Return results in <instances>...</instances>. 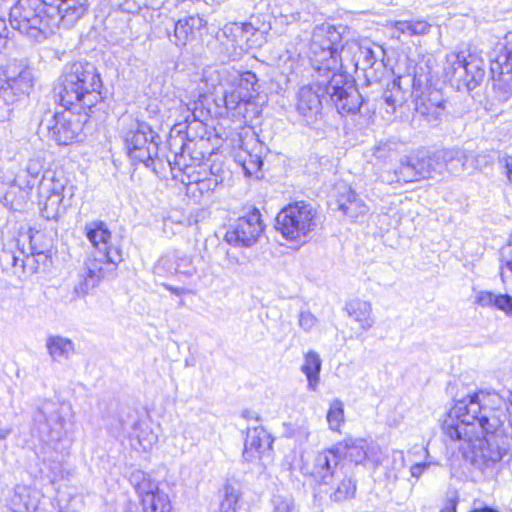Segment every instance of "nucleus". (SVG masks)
<instances>
[{
  "mask_svg": "<svg viewBox=\"0 0 512 512\" xmlns=\"http://www.w3.org/2000/svg\"><path fill=\"white\" fill-rule=\"evenodd\" d=\"M502 421L490 408L482 407L479 395L458 401L443 423V431L451 441L460 443L464 453L470 450L472 463L492 477L509 449Z\"/></svg>",
  "mask_w": 512,
  "mask_h": 512,
  "instance_id": "1",
  "label": "nucleus"
},
{
  "mask_svg": "<svg viewBox=\"0 0 512 512\" xmlns=\"http://www.w3.org/2000/svg\"><path fill=\"white\" fill-rule=\"evenodd\" d=\"M465 162V153L460 149H442L432 154L418 151L403 156L395 168L382 170L379 177L383 183L399 188L408 183L432 178L444 170L459 171Z\"/></svg>",
  "mask_w": 512,
  "mask_h": 512,
  "instance_id": "2",
  "label": "nucleus"
},
{
  "mask_svg": "<svg viewBox=\"0 0 512 512\" xmlns=\"http://www.w3.org/2000/svg\"><path fill=\"white\" fill-rule=\"evenodd\" d=\"M102 86L100 73L94 64L83 61L69 64L61 76L60 104L87 117L102 99Z\"/></svg>",
  "mask_w": 512,
  "mask_h": 512,
  "instance_id": "3",
  "label": "nucleus"
},
{
  "mask_svg": "<svg viewBox=\"0 0 512 512\" xmlns=\"http://www.w3.org/2000/svg\"><path fill=\"white\" fill-rule=\"evenodd\" d=\"M11 26L21 34L41 41L53 33L58 18L44 0H18L9 14Z\"/></svg>",
  "mask_w": 512,
  "mask_h": 512,
  "instance_id": "4",
  "label": "nucleus"
},
{
  "mask_svg": "<svg viewBox=\"0 0 512 512\" xmlns=\"http://www.w3.org/2000/svg\"><path fill=\"white\" fill-rule=\"evenodd\" d=\"M120 135L124 141L129 158L133 162L150 167L158 155L157 135L144 122L132 116L120 119Z\"/></svg>",
  "mask_w": 512,
  "mask_h": 512,
  "instance_id": "5",
  "label": "nucleus"
},
{
  "mask_svg": "<svg viewBox=\"0 0 512 512\" xmlns=\"http://www.w3.org/2000/svg\"><path fill=\"white\" fill-rule=\"evenodd\" d=\"M73 415L69 403L44 400L34 415L35 429L43 441L59 443L67 436V426Z\"/></svg>",
  "mask_w": 512,
  "mask_h": 512,
  "instance_id": "6",
  "label": "nucleus"
},
{
  "mask_svg": "<svg viewBox=\"0 0 512 512\" xmlns=\"http://www.w3.org/2000/svg\"><path fill=\"white\" fill-rule=\"evenodd\" d=\"M427 66H418L409 82L415 93V111L432 125H438L447 117V101L442 93L436 89L424 88L431 82V75L426 71Z\"/></svg>",
  "mask_w": 512,
  "mask_h": 512,
  "instance_id": "7",
  "label": "nucleus"
},
{
  "mask_svg": "<svg viewBox=\"0 0 512 512\" xmlns=\"http://www.w3.org/2000/svg\"><path fill=\"white\" fill-rule=\"evenodd\" d=\"M485 65L482 56L475 51H461L459 53H450L446 57L444 67L445 76L460 86L468 90L476 88L485 77Z\"/></svg>",
  "mask_w": 512,
  "mask_h": 512,
  "instance_id": "8",
  "label": "nucleus"
},
{
  "mask_svg": "<svg viewBox=\"0 0 512 512\" xmlns=\"http://www.w3.org/2000/svg\"><path fill=\"white\" fill-rule=\"evenodd\" d=\"M122 261L120 249L93 251L85 260L81 280L75 286L74 291L78 296H84L97 287L100 282L112 274Z\"/></svg>",
  "mask_w": 512,
  "mask_h": 512,
  "instance_id": "9",
  "label": "nucleus"
},
{
  "mask_svg": "<svg viewBox=\"0 0 512 512\" xmlns=\"http://www.w3.org/2000/svg\"><path fill=\"white\" fill-rule=\"evenodd\" d=\"M339 35L332 27H317L312 35L310 44L311 64L314 73L329 76L338 72L341 67L335 42Z\"/></svg>",
  "mask_w": 512,
  "mask_h": 512,
  "instance_id": "10",
  "label": "nucleus"
},
{
  "mask_svg": "<svg viewBox=\"0 0 512 512\" xmlns=\"http://www.w3.org/2000/svg\"><path fill=\"white\" fill-rule=\"evenodd\" d=\"M316 227V212L310 204L296 202L276 217V229L289 240H302Z\"/></svg>",
  "mask_w": 512,
  "mask_h": 512,
  "instance_id": "11",
  "label": "nucleus"
},
{
  "mask_svg": "<svg viewBox=\"0 0 512 512\" xmlns=\"http://www.w3.org/2000/svg\"><path fill=\"white\" fill-rule=\"evenodd\" d=\"M328 77L313 74V82L300 87L296 95V110L307 125L322 118V99L328 96Z\"/></svg>",
  "mask_w": 512,
  "mask_h": 512,
  "instance_id": "12",
  "label": "nucleus"
},
{
  "mask_svg": "<svg viewBox=\"0 0 512 512\" xmlns=\"http://www.w3.org/2000/svg\"><path fill=\"white\" fill-rule=\"evenodd\" d=\"M328 97L339 114H356L363 98L354 84V80L344 73H333L328 77Z\"/></svg>",
  "mask_w": 512,
  "mask_h": 512,
  "instance_id": "13",
  "label": "nucleus"
},
{
  "mask_svg": "<svg viewBox=\"0 0 512 512\" xmlns=\"http://www.w3.org/2000/svg\"><path fill=\"white\" fill-rule=\"evenodd\" d=\"M334 446L340 458H346L356 465L375 469L384 458L382 449L376 443L362 438H347Z\"/></svg>",
  "mask_w": 512,
  "mask_h": 512,
  "instance_id": "14",
  "label": "nucleus"
},
{
  "mask_svg": "<svg viewBox=\"0 0 512 512\" xmlns=\"http://www.w3.org/2000/svg\"><path fill=\"white\" fill-rule=\"evenodd\" d=\"M264 231L261 214L253 208L247 215L237 219L233 227L225 234V240L229 244L241 247L254 245Z\"/></svg>",
  "mask_w": 512,
  "mask_h": 512,
  "instance_id": "15",
  "label": "nucleus"
},
{
  "mask_svg": "<svg viewBox=\"0 0 512 512\" xmlns=\"http://www.w3.org/2000/svg\"><path fill=\"white\" fill-rule=\"evenodd\" d=\"M66 190L65 180L53 171H46L38 185V195L42 202V214L47 219H56Z\"/></svg>",
  "mask_w": 512,
  "mask_h": 512,
  "instance_id": "16",
  "label": "nucleus"
},
{
  "mask_svg": "<svg viewBox=\"0 0 512 512\" xmlns=\"http://www.w3.org/2000/svg\"><path fill=\"white\" fill-rule=\"evenodd\" d=\"M75 114L78 113L65 108V111L56 112L47 120L50 137L59 145H68L79 137L86 120H81Z\"/></svg>",
  "mask_w": 512,
  "mask_h": 512,
  "instance_id": "17",
  "label": "nucleus"
},
{
  "mask_svg": "<svg viewBox=\"0 0 512 512\" xmlns=\"http://www.w3.org/2000/svg\"><path fill=\"white\" fill-rule=\"evenodd\" d=\"M201 82L204 83L203 92L198 94L197 100L193 102L181 104L180 109L185 112V123L187 128L192 124L203 125V119L207 116L208 111L204 108V100L206 93H210L220 83L219 73L213 67H206L202 71Z\"/></svg>",
  "mask_w": 512,
  "mask_h": 512,
  "instance_id": "18",
  "label": "nucleus"
},
{
  "mask_svg": "<svg viewBox=\"0 0 512 512\" xmlns=\"http://www.w3.org/2000/svg\"><path fill=\"white\" fill-rule=\"evenodd\" d=\"M273 438L263 427L248 428L244 442L243 459L246 462H263L271 457Z\"/></svg>",
  "mask_w": 512,
  "mask_h": 512,
  "instance_id": "19",
  "label": "nucleus"
},
{
  "mask_svg": "<svg viewBox=\"0 0 512 512\" xmlns=\"http://www.w3.org/2000/svg\"><path fill=\"white\" fill-rule=\"evenodd\" d=\"M5 84L0 92L6 97L9 94L20 97L28 95L34 85L32 71L22 64H10L5 72Z\"/></svg>",
  "mask_w": 512,
  "mask_h": 512,
  "instance_id": "20",
  "label": "nucleus"
},
{
  "mask_svg": "<svg viewBox=\"0 0 512 512\" xmlns=\"http://www.w3.org/2000/svg\"><path fill=\"white\" fill-rule=\"evenodd\" d=\"M340 459L334 445L318 452L313 461L312 477L319 483L329 484L337 473Z\"/></svg>",
  "mask_w": 512,
  "mask_h": 512,
  "instance_id": "21",
  "label": "nucleus"
},
{
  "mask_svg": "<svg viewBox=\"0 0 512 512\" xmlns=\"http://www.w3.org/2000/svg\"><path fill=\"white\" fill-rule=\"evenodd\" d=\"M241 142L235 154V160L242 166L246 175H253L260 170L263 164L261 157L262 145L253 136Z\"/></svg>",
  "mask_w": 512,
  "mask_h": 512,
  "instance_id": "22",
  "label": "nucleus"
},
{
  "mask_svg": "<svg viewBox=\"0 0 512 512\" xmlns=\"http://www.w3.org/2000/svg\"><path fill=\"white\" fill-rule=\"evenodd\" d=\"M49 9L57 13L58 23L72 26L85 14L86 3L85 0H53Z\"/></svg>",
  "mask_w": 512,
  "mask_h": 512,
  "instance_id": "23",
  "label": "nucleus"
},
{
  "mask_svg": "<svg viewBox=\"0 0 512 512\" xmlns=\"http://www.w3.org/2000/svg\"><path fill=\"white\" fill-rule=\"evenodd\" d=\"M206 25V21L196 15H188L174 23L173 36L168 34L170 40L177 46L185 45L188 41L195 38L196 32L200 31Z\"/></svg>",
  "mask_w": 512,
  "mask_h": 512,
  "instance_id": "24",
  "label": "nucleus"
},
{
  "mask_svg": "<svg viewBox=\"0 0 512 512\" xmlns=\"http://www.w3.org/2000/svg\"><path fill=\"white\" fill-rule=\"evenodd\" d=\"M337 204L338 209L351 219L364 217L369 212L366 203L350 187H344L337 199Z\"/></svg>",
  "mask_w": 512,
  "mask_h": 512,
  "instance_id": "25",
  "label": "nucleus"
},
{
  "mask_svg": "<svg viewBox=\"0 0 512 512\" xmlns=\"http://www.w3.org/2000/svg\"><path fill=\"white\" fill-rule=\"evenodd\" d=\"M386 487L393 492L397 488V484L407 488L408 494L411 493L412 487L408 485L405 470V460L402 452L393 454L392 466L385 473Z\"/></svg>",
  "mask_w": 512,
  "mask_h": 512,
  "instance_id": "26",
  "label": "nucleus"
},
{
  "mask_svg": "<svg viewBox=\"0 0 512 512\" xmlns=\"http://www.w3.org/2000/svg\"><path fill=\"white\" fill-rule=\"evenodd\" d=\"M84 230L86 237L95 248V251L100 249L104 251H114L116 249L108 246V242L111 239V232L103 221L98 220L86 223Z\"/></svg>",
  "mask_w": 512,
  "mask_h": 512,
  "instance_id": "27",
  "label": "nucleus"
},
{
  "mask_svg": "<svg viewBox=\"0 0 512 512\" xmlns=\"http://www.w3.org/2000/svg\"><path fill=\"white\" fill-rule=\"evenodd\" d=\"M359 52L360 57L362 58L363 69L366 71V76L378 81L380 78L377 73L385 72V65L382 60L384 50L382 48H378V50L375 51L369 47H360Z\"/></svg>",
  "mask_w": 512,
  "mask_h": 512,
  "instance_id": "28",
  "label": "nucleus"
},
{
  "mask_svg": "<svg viewBox=\"0 0 512 512\" xmlns=\"http://www.w3.org/2000/svg\"><path fill=\"white\" fill-rule=\"evenodd\" d=\"M345 310L348 316L358 322L363 330L367 331L373 326L374 319L371 315L372 305L370 302L353 299L346 303Z\"/></svg>",
  "mask_w": 512,
  "mask_h": 512,
  "instance_id": "29",
  "label": "nucleus"
},
{
  "mask_svg": "<svg viewBox=\"0 0 512 512\" xmlns=\"http://www.w3.org/2000/svg\"><path fill=\"white\" fill-rule=\"evenodd\" d=\"M48 354L55 362L69 359L75 351L74 343L60 335H51L46 339Z\"/></svg>",
  "mask_w": 512,
  "mask_h": 512,
  "instance_id": "30",
  "label": "nucleus"
},
{
  "mask_svg": "<svg viewBox=\"0 0 512 512\" xmlns=\"http://www.w3.org/2000/svg\"><path fill=\"white\" fill-rule=\"evenodd\" d=\"M490 70L492 75L507 72L512 74V45L498 43L491 55Z\"/></svg>",
  "mask_w": 512,
  "mask_h": 512,
  "instance_id": "31",
  "label": "nucleus"
},
{
  "mask_svg": "<svg viewBox=\"0 0 512 512\" xmlns=\"http://www.w3.org/2000/svg\"><path fill=\"white\" fill-rule=\"evenodd\" d=\"M185 148V145L181 146V152L174 155V162L172 163L169 161V165L173 170L178 168V170L182 171L187 176L189 185H196V180H202L205 178V176L209 174V171H207L206 167L203 165H198L196 167L186 164L184 156Z\"/></svg>",
  "mask_w": 512,
  "mask_h": 512,
  "instance_id": "32",
  "label": "nucleus"
},
{
  "mask_svg": "<svg viewBox=\"0 0 512 512\" xmlns=\"http://www.w3.org/2000/svg\"><path fill=\"white\" fill-rule=\"evenodd\" d=\"M225 179V171L221 166L212 165L209 174L202 180H196V188L201 195H211L222 185Z\"/></svg>",
  "mask_w": 512,
  "mask_h": 512,
  "instance_id": "33",
  "label": "nucleus"
},
{
  "mask_svg": "<svg viewBox=\"0 0 512 512\" xmlns=\"http://www.w3.org/2000/svg\"><path fill=\"white\" fill-rule=\"evenodd\" d=\"M321 363L320 356L315 351H309L305 354L304 364L301 367V371L307 377L308 387L310 390H316L319 382Z\"/></svg>",
  "mask_w": 512,
  "mask_h": 512,
  "instance_id": "34",
  "label": "nucleus"
},
{
  "mask_svg": "<svg viewBox=\"0 0 512 512\" xmlns=\"http://www.w3.org/2000/svg\"><path fill=\"white\" fill-rule=\"evenodd\" d=\"M253 99L254 96L252 93H245L238 87L225 93L224 96L226 108L230 110H238V113L243 115L247 111V106L252 104Z\"/></svg>",
  "mask_w": 512,
  "mask_h": 512,
  "instance_id": "35",
  "label": "nucleus"
},
{
  "mask_svg": "<svg viewBox=\"0 0 512 512\" xmlns=\"http://www.w3.org/2000/svg\"><path fill=\"white\" fill-rule=\"evenodd\" d=\"M402 77L394 78L390 83L387 84L386 89L383 92V100L390 109H387L388 113H393L397 106H400L404 100V91L401 86Z\"/></svg>",
  "mask_w": 512,
  "mask_h": 512,
  "instance_id": "36",
  "label": "nucleus"
},
{
  "mask_svg": "<svg viewBox=\"0 0 512 512\" xmlns=\"http://www.w3.org/2000/svg\"><path fill=\"white\" fill-rule=\"evenodd\" d=\"M130 482L141 498V501L146 498L147 495H154L161 492L158 488V485L142 471L133 472L130 477Z\"/></svg>",
  "mask_w": 512,
  "mask_h": 512,
  "instance_id": "37",
  "label": "nucleus"
},
{
  "mask_svg": "<svg viewBox=\"0 0 512 512\" xmlns=\"http://www.w3.org/2000/svg\"><path fill=\"white\" fill-rule=\"evenodd\" d=\"M430 25L425 21H396L392 37L399 39L401 34L413 36L423 35L429 31Z\"/></svg>",
  "mask_w": 512,
  "mask_h": 512,
  "instance_id": "38",
  "label": "nucleus"
},
{
  "mask_svg": "<svg viewBox=\"0 0 512 512\" xmlns=\"http://www.w3.org/2000/svg\"><path fill=\"white\" fill-rule=\"evenodd\" d=\"M141 503L144 512H171L168 496L164 492L147 495Z\"/></svg>",
  "mask_w": 512,
  "mask_h": 512,
  "instance_id": "39",
  "label": "nucleus"
},
{
  "mask_svg": "<svg viewBox=\"0 0 512 512\" xmlns=\"http://www.w3.org/2000/svg\"><path fill=\"white\" fill-rule=\"evenodd\" d=\"M494 80V91L500 101H506L512 94V74L492 75Z\"/></svg>",
  "mask_w": 512,
  "mask_h": 512,
  "instance_id": "40",
  "label": "nucleus"
},
{
  "mask_svg": "<svg viewBox=\"0 0 512 512\" xmlns=\"http://www.w3.org/2000/svg\"><path fill=\"white\" fill-rule=\"evenodd\" d=\"M326 418L331 430H340L341 425L344 423V407L339 399H335L330 404Z\"/></svg>",
  "mask_w": 512,
  "mask_h": 512,
  "instance_id": "41",
  "label": "nucleus"
},
{
  "mask_svg": "<svg viewBox=\"0 0 512 512\" xmlns=\"http://www.w3.org/2000/svg\"><path fill=\"white\" fill-rule=\"evenodd\" d=\"M134 433L137 437L140 447L144 451H148L157 442V435L154 434L150 429L143 428L141 423L134 425Z\"/></svg>",
  "mask_w": 512,
  "mask_h": 512,
  "instance_id": "42",
  "label": "nucleus"
},
{
  "mask_svg": "<svg viewBox=\"0 0 512 512\" xmlns=\"http://www.w3.org/2000/svg\"><path fill=\"white\" fill-rule=\"evenodd\" d=\"M356 490L355 483L350 478H344L337 485L334 492L331 494V499L335 502H340L353 497Z\"/></svg>",
  "mask_w": 512,
  "mask_h": 512,
  "instance_id": "43",
  "label": "nucleus"
},
{
  "mask_svg": "<svg viewBox=\"0 0 512 512\" xmlns=\"http://www.w3.org/2000/svg\"><path fill=\"white\" fill-rule=\"evenodd\" d=\"M397 148L396 142H380L372 148V155L378 160H387L397 154Z\"/></svg>",
  "mask_w": 512,
  "mask_h": 512,
  "instance_id": "44",
  "label": "nucleus"
},
{
  "mask_svg": "<svg viewBox=\"0 0 512 512\" xmlns=\"http://www.w3.org/2000/svg\"><path fill=\"white\" fill-rule=\"evenodd\" d=\"M39 257L43 258V260L47 259V255L42 251L33 252L31 255H26L24 257V262L20 264V272L23 274H34L38 271V264L40 260Z\"/></svg>",
  "mask_w": 512,
  "mask_h": 512,
  "instance_id": "45",
  "label": "nucleus"
},
{
  "mask_svg": "<svg viewBox=\"0 0 512 512\" xmlns=\"http://www.w3.org/2000/svg\"><path fill=\"white\" fill-rule=\"evenodd\" d=\"M237 87L242 89L245 93H252L255 97V93H257L258 90V79L256 74L251 71L242 73Z\"/></svg>",
  "mask_w": 512,
  "mask_h": 512,
  "instance_id": "46",
  "label": "nucleus"
},
{
  "mask_svg": "<svg viewBox=\"0 0 512 512\" xmlns=\"http://www.w3.org/2000/svg\"><path fill=\"white\" fill-rule=\"evenodd\" d=\"M259 29L254 26L252 22L247 23H228L224 26L225 33H241V36L244 37L246 34L254 35Z\"/></svg>",
  "mask_w": 512,
  "mask_h": 512,
  "instance_id": "47",
  "label": "nucleus"
},
{
  "mask_svg": "<svg viewBox=\"0 0 512 512\" xmlns=\"http://www.w3.org/2000/svg\"><path fill=\"white\" fill-rule=\"evenodd\" d=\"M25 252L23 250H9L4 251L1 257L2 261H4L7 265H10L15 269V273L20 271V264L22 261L24 262Z\"/></svg>",
  "mask_w": 512,
  "mask_h": 512,
  "instance_id": "48",
  "label": "nucleus"
},
{
  "mask_svg": "<svg viewBox=\"0 0 512 512\" xmlns=\"http://www.w3.org/2000/svg\"><path fill=\"white\" fill-rule=\"evenodd\" d=\"M498 294L490 291H479L475 296V303L483 308H495Z\"/></svg>",
  "mask_w": 512,
  "mask_h": 512,
  "instance_id": "49",
  "label": "nucleus"
},
{
  "mask_svg": "<svg viewBox=\"0 0 512 512\" xmlns=\"http://www.w3.org/2000/svg\"><path fill=\"white\" fill-rule=\"evenodd\" d=\"M299 326L306 332L312 331L318 324V319L309 311L301 312L298 319Z\"/></svg>",
  "mask_w": 512,
  "mask_h": 512,
  "instance_id": "50",
  "label": "nucleus"
},
{
  "mask_svg": "<svg viewBox=\"0 0 512 512\" xmlns=\"http://www.w3.org/2000/svg\"><path fill=\"white\" fill-rule=\"evenodd\" d=\"M238 497L231 491L226 489L224 499L220 503V512H236V504Z\"/></svg>",
  "mask_w": 512,
  "mask_h": 512,
  "instance_id": "51",
  "label": "nucleus"
},
{
  "mask_svg": "<svg viewBox=\"0 0 512 512\" xmlns=\"http://www.w3.org/2000/svg\"><path fill=\"white\" fill-rule=\"evenodd\" d=\"M494 306L495 309L503 311L508 316H512V296L508 294H498Z\"/></svg>",
  "mask_w": 512,
  "mask_h": 512,
  "instance_id": "52",
  "label": "nucleus"
},
{
  "mask_svg": "<svg viewBox=\"0 0 512 512\" xmlns=\"http://www.w3.org/2000/svg\"><path fill=\"white\" fill-rule=\"evenodd\" d=\"M195 271V267L191 264V260L189 258H181L177 263L176 272L179 274L191 276Z\"/></svg>",
  "mask_w": 512,
  "mask_h": 512,
  "instance_id": "53",
  "label": "nucleus"
},
{
  "mask_svg": "<svg viewBox=\"0 0 512 512\" xmlns=\"http://www.w3.org/2000/svg\"><path fill=\"white\" fill-rule=\"evenodd\" d=\"M275 512H291L293 503L289 498H282L280 496L275 497Z\"/></svg>",
  "mask_w": 512,
  "mask_h": 512,
  "instance_id": "54",
  "label": "nucleus"
},
{
  "mask_svg": "<svg viewBox=\"0 0 512 512\" xmlns=\"http://www.w3.org/2000/svg\"><path fill=\"white\" fill-rule=\"evenodd\" d=\"M83 506V499L80 496H73L70 498L69 504L64 510L60 512H79V509Z\"/></svg>",
  "mask_w": 512,
  "mask_h": 512,
  "instance_id": "55",
  "label": "nucleus"
},
{
  "mask_svg": "<svg viewBox=\"0 0 512 512\" xmlns=\"http://www.w3.org/2000/svg\"><path fill=\"white\" fill-rule=\"evenodd\" d=\"M499 163L505 168L507 179L512 186V156L504 155L499 159Z\"/></svg>",
  "mask_w": 512,
  "mask_h": 512,
  "instance_id": "56",
  "label": "nucleus"
},
{
  "mask_svg": "<svg viewBox=\"0 0 512 512\" xmlns=\"http://www.w3.org/2000/svg\"><path fill=\"white\" fill-rule=\"evenodd\" d=\"M430 466L429 463H416L410 468L412 477L419 478L423 472Z\"/></svg>",
  "mask_w": 512,
  "mask_h": 512,
  "instance_id": "57",
  "label": "nucleus"
},
{
  "mask_svg": "<svg viewBox=\"0 0 512 512\" xmlns=\"http://www.w3.org/2000/svg\"><path fill=\"white\" fill-rule=\"evenodd\" d=\"M27 172L29 174H31V177L33 178V181L32 182L28 181L26 186H27L28 189H32L34 187V185H35V179L37 178L38 172L35 171V168L33 167L32 163L29 164V166L27 168Z\"/></svg>",
  "mask_w": 512,
  "mask_h": 512,
  "instance_id": "58",
  "label": "nucleus"
},
{
  "mask_svg": "<svg viewBox=\"0 0 512 512\" xmlns=\"http://www.w3.org/2000/svg\"><path fill=\"white\" fill-rule=\"evenodd\" d=\"M457 501L449 499L446 506L440 512H456Z\"/></svg>",
  "mask_w": 512,
  "mask_h": 512,
  "instance_id": "59",
  "label": "nucleus"
},
{
  "mask_svg": "<svg viewBox=\"0 0 512 512\" xmlns=\"http://www.w3.org/2000/svg\"><path fill=\"white\" fill-rule=\"evenodd\" d=\"M222 34L225 37L230 38L233 43H237L239 37L242 38L241 33H225L224 28L222 29Z\"/></svg>",
  "mask_w": 512,
  "mask_h": 512,
  "instance_id": "60",
  "label": "nucleus"
},
{
  "mask_svg": "<svg viewBox=\"0 0 512 512\" xmlns=\"http://www.w3.org/2000/svg\"><path fill=\"white\" fill-rule=\"evenodd\" d=\"M164 287L167 290L171 291L173 294H176V295H181L184 292L183 288L172 287V286L167 285V284H165Z\"/></svg>",
  "mask_w": 512,
  "mask_h": 512,
  "instance_id": "61",
  "label": "nucleus"
},
{
  "mask_svg": "<svg viewBox=\"0 0 512 512\" xmlns=\"http://www.w3.org/2000/svg\"><path fill=\"white\" fill-rule=\"evenodd\" d=\"M9 434V429H0V440L5 439Z\"/></svg>",
  "mask_w": 512,
  "mask_h": 512,
  "instance_id": "62",
  "label": "nucleus"
},
{
  "mask_svg": "<svg viewBox=\"0 0 512 512\" xmlns=\"http://www.w3.org/2000/svg\"><path fill=\"white\" fill-rule=\"evenodd\" d=\"M212 4H217V5H220L224 2H226L227 0H209Z\"/></svg>",
  "mask_w": 512,
  "mask_h": 512,
  "instance_id": "63",
  "label": "nucleus"
},
{
  "mask_svg": "<svg viewBox=\"0 0 512 512\" xmlns=\"http://www.w3.org/2000/svg\"><path fill=\"white\" fill-rule=\"evenodd\" d=\"M507 268L512 271V260L506 262Z\"/></svg>",
  "mask_w": 512,
  "mask_h": 512,
  "instance_id": "64",
  "label": "nucleus"
}]
</instances>
